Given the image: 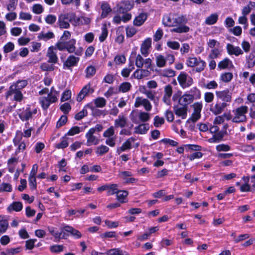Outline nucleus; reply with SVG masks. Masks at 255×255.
<instances>
[{"label": "nucleus", "instance_id": "nucleus-3", "mask_svg": "<svg viewBox=\"0 0 255 255\" xmlns=\"http://www.w3.org/2000/svg\"><path fill=\"white\" fill-rule=\"evenodd\" d=\"M76 40L72 39L69 41L66 42V50L69 53H75V55L79 56L82 55L83 49L82 47H79L76 50L75 44Z\"/></svg>", "mask_w": 255, "mask_h": 255}, {"label": "nucleus", "instance_id": "nucleus-19", "mask_svg": "<svg viewBox=\"0 0 255 255\" xmlns=\"http://www.w3.org/2000/svg\"><path fill=\"white\" fill-rule=\"evenodd\" d=\"M147 15L146 13L142 12L135 17L133 20V24L137 26H141L146 20Z\"/></svg>", "mask_w": 255, "mask_h": 255}, {"label": "nucleus", "instance_id": "nucleus-57", "mask_svg": "<svg viewBox=\"0 0 255 255\" xmlns=\"http://www.w3.org/2000/svg\"><path fill=\"white\" fill-rule=\"evenodd\" d=\"M194 112L193 113L201 115L200 113L202 108V105L199 103H195L193 105Z\"/></svg>", "mask_w": 255, "mask_h": 255}, {"label": "nucleus", "instance_id": "nucleus-38", "mask_svg": "<svg viewBox=\"0 0 255 255\" xmlns=\"http://www.w3.org/2000/svg\"><path fill=\"white\" fill-rule=\"evenodd\" d=\"M233 77L232 73L225 72L221 75V79L224 82H229L232 79Z\"/></svg>", "mask_w": 255, "mask_h": 255}, {"label": "nucleus", "instance_id": "nucleus-43", "mask_svg": "<svg viewBox=\"0 0 255 255\" xmlns=\"http://www.w3.org/2000/svg\"><path fill=\"white\" fill-rule=\"evenodd\" d=\"M138 117L141 122H146L149 121L150 119V115L148 113L141 112L139 114Z\"/></svg>", "mask_w": 255, "mask_h": 255}, {"label": "nucleus", "instance_id": "nucleus-40", "mask_svg": "<svg viewBox=\"0 0 255 255\" xmlns=\"http://www.w3.org/2000/svg\"><path fill=\"white\" fill-rule=\"evenodd\" d=\"M117 184H112L109 185V188H108L107 194L108 195H111L117 193L118 189H117Z\"/></svg>", "mask_w": 255, "mask_h": 255}, {"label": "nucleus", "instance_id": "nucleus-12", "mask_svg": "<svg viewBox=\"0 0 255 255\" xmlns=\"http://www.w3.org/2000/svg\"><path fill=\"white\" fill-rule=\"evenodd\" d=\"M173 22L172 23H164V26L171 27L177 26L187 22L186 18L183 15L172 17Z\"/></svg>", "mask_w": 255, "mask_h": 255}, {"label": "nucleus", "instance_id": "nucleus-63", "mask_svg": "<svg viewBox=\"0 0 255 255\" xmlns=\"http://www.w3.org/2000/svg\"><path fill=\"white\" fill-rule=\"evenodd\" d=\"M71 92L70 90H66L64 91L62 94L61 100L62 102H64L67 100H68L71 98Z\"/></svg>", "mask_w": 255, "mask_h": 255}, {"label": "nucleus", "instance_id": "nucleus-61", "mask_svg": "<svg viewBox=\"0 0 255 255\" xmlns=\"http://www.w3.org/2000/svg\"><path fill=\"white\" fill-rule=\"evenodd\" d=\"M167 45L170 48L177 50L179 48L180 44L179 42L177 41H169L167 42Z\"/></svg>", "mask_w": 255, "mask_h": 255}, {"label": "nucleus", "instance_id": "nucleus-24", "mask_svg": "<svg viewBox=\"0 0 255 255\" xmlns=\"http://www.w3.org/2000/svg\"><path fill=\"white\" fill-rule=\"evenodd\" d=\"M247 63L249 68H253L255 65V50H253L246 58Z\"/></svg>", "mask_w": 255, "mask_h": 255}, {"label": "nucleus", "instance_id": "nucleus-21", "mask_svg": "<svg viewBox=\"0 0 255 255\" xmlns=\"http://www.w3.org/2000/svg\"><path fill=\"white\" fill-rule=\"evenodd\" d=\"M227 104L225 102H223L221 104H216L214 107L211 109V111L215 115H217L221 114L227 107Z\"/></svg>", "mask_w": 255, "mask_h": 255}, {"label": "nucleus", "instance_id": "nucleus-25", "mask_svg": "<svg viewBox=\"0 0 255 255\" xmlns=\"http://www.w3.org/2000/svg\"><path fill=\"white\" fill-rule=\"evenodd\" d=\"M101 9L102 10V12L101 15L102 18L106 17L112 11V9L110 8L109 4L107 2H105L102 4Z\"/></svg>", "mask_w": 255, "mask_h": 255}, {"label": "nucleus", "instance_id": "nucleus-56", "mask_svg": "<svg viewBox=\"0 0 255 255\" xmlns=\"http://www.w3.org/2000/svg\"><path fill=\"white\" fill-rule=\"evenodd\" d=\"M64 247L63 245H54L50 247V251L52 253H58L63 250Z\"/></svg>", "mask_w": 255, "mask_h": 255}, {"label": "nucleus", "instance_id": "nucleus-10", "mask_svg": "<svg viewBox=\"0 0 255 255\" xmlns=\"http://www.w3.org/2000/svg\"><path fill=\"white\" fill-rule=\"evenodd\" d=\"M79 58L78 57H75L73 55H70L63 63L64 68L65 67L70 68L71 67L76 66L79 62Z\"/></svg>", "mask_w": 255, "mask_h": 255}, {"label": "nucleus", "instance_id": "nucleus-62", "mask_svg": "<svg viewBox=\"0 0 255 255\" xmlns=\"http://www.w3.org/2000/svg\"><path fill=\"white\" fill-rule=\"evenodd\" d=\"M36 239H30L26 241L25 248L26 250H32L34 247Z\"/></svg>", "mask_w": 255, "mask_h": 255}, {"label": "nucleus", "instance_id": "nucleus-9", "mask_svg": "<svg viewBox=\"0 0 255 255\" xmlns=\"http://www.w3.org/2000/svg\"><path fill=\"white\" fill-rule=\"evenodd\" d=\"M216 95L218 98L221 99L225 103L231 102V94L229 92V90L222 91H216Z\"/></svg>", "mask_w": 255, "mask_h": 255}, {"label": "nucleus", "instance_id": "nucleus-64", "mask_svg": "<svg viewBox=\"0 0 255 255\" xmlns=\"http://www.w3.org/2000/svg\"><path fill=\"white\" fill-rule=\"evenodd\" d=\"M114 133V127L111 126L104 132L103 136L106 137H110L113 136Z\"/></svg>", "mask_w": 255, "mask_h": 255}, {"label": "nucleus", "instance_id": "nucleus-11", "mask_svg": "<svg viewBox=\"0 0 255 255\" xmlns=\"http://www.w3.org/2000/svg\"><path fill=\"white\" fill-rule=\"evenodd\" d=\"M172 94V87L170 85H168L164 87V94L163 101L167 105H170V97Z\"/></svg>", "mask_w": 255, "mask_h": 255}, {"label": "nucleus", "instance_id": "nucleus-46", "mask_svg": "<svg viewBox=\"0 0 255 255\" xmlns=\"http://www.w3.org/2000/svg\"><path fill=\"white\" fill-rule=\"evenodd\" d=\"M12 94L14 95L13 99L16 100V84H13L10 87L9 91L6 93V97L8 98Z\"/></svg>", "mask_w": 255, "mask_h": 255}, {"label": "nucleus", "instance_id": "nucleus-34", "mask_svg": "<svg viewBox=\"0 0 255 255\" xmlns=\"http://www.w3.org/2000/svg\"><path fill=\"white\" fill-rule=\"evenodd\" d=\"M109 150V148L108 146L102 145L97 147L96 153L98 155H102L108 152Z\"/></svg>", "mask_w": 255, "mask_h": 255}, {"label": "nucleus", "instance_id": "nucleus-13", "mask_svg": "<svg viewBox=\"0 0 255 255\" xmlns=\"http://www.w3.org/2000/svg\"><path fill=\"white\" fill-rule=\"evenodd\" d=\"M194 99V96L191 94H184L178 100V103L182 106L187 107L191 103Z\"/></svg>", "mask_w": 255, "mask_h": 255}, {"label": "nucleus", "instance_id": "nucleus-30", "mask_svg": "<svg viewBox=\"0 0 255 255\" xmlns=\"http://www.w3.org/2000/svg\"><path fill=\"white\" fill-rule=\"evenodd\" d=\"M32 113L28 109L19 114V117L23 121H27L31 118Z\"/></svg>", "mask_w": 255, "mask_h": 255}, {"label": "nucleus", "instance_id": "nucleus-6", "mask_svg": "<svg viewBox=\"0 0 255 255\" xmlns=\"http://www.w3.org/2000/svg\"><path fill=\"white\" fill-rule=\"evenodd\" d=\"M94 91V90L91 87L90 84L86 85L82 88L78 94L77 97V100L78 102H81L86 96H88L89 94L93 93Z\"/></svg>", "mask_w": 255, "mask_h": 255}, {"label": "nucleus", "instance_id": "nucleus-8", "mask_svg": "<svg viewBox=\"0 0 255 255\" xmlns=\"http://www.w3.org/2000/svg\"><path fill=\"white\" fill-rule=\"evenodd\" d=\"M55 50V47L53 46H51L48 48L46 56L48 58V63L55 64L57 62L58 59Z\"/></svg>", "mask_w": 255, "mask_h": 255}, {"label": "nucleus", "instance_id": "nucleus-7", "mask_svg": "<svg viewBox=\"0 0 255 255\" xmlns=\"http://www.w3.org/2000/svg\"><path fill=\"white\" fill-rule=\"evenodd\" d=\"M94 130H89L86 134V137L87 138V145L90 146L91 145H97L99 144L100 140L98 137L94 135Z\"/></svg>", "mask_w": 255, "mask_h": 255}, {"label": "nucleus", "instance_id": "nucleus-42", "mask_svg": "<svg viewBox=\"0 0 255 255\" xmlns=\"http://www.w3.org/2000/svg\"><path fill=\"white\" fill-rule=\"evenodd\" d=\"M102 32L101 35L99 36V40L100 42H103L106 39L108 35V30L106 27V24H104L102 28Z\"/></svg>", "mask_w": 255, "mask_h": 255}, {"label": "nucleus", "instance_id": "nucleus-33", "mask_svg": "<svg viewBox=\"0 0 255 255\" xmlns=\"http://www.w3.org/2000/svg\"><path fill=\"white\" fill-rule=\"evenodd\" d=\"M94 103L98 108H103L106 105V100L103 97H99L94 100Z\"/></svg>", "mask_w": 255, "mask_h": 255}, {"label": "nucleus", "instance_id": "nucleus-51", "mask_svg": "<svg viewBox=\"0 0 255 255\" xmlns=\"http://www.w3.org/2000/svg\"><path fill=\"white\" fill-rule=\"evenodd\" d=\"M14 48V44L12 42H8L3 47V51L7 53L12 51Z\"/></svg>", "mask_w": 255, "mask_h": 255}, {"label": "nucleus", "instance_id": "nucleus-28", "mask_svg": "<svg viewBox=\"0 0 255 255\" xmlns=\"http://www.w3.org/2000/svg\"><path fill=\"white\" fill-rule=\"evenodd\" d=\"M190 28L185 25H180L179 26L173 28L171 31L172 32H176L179 33H186L189 31Z\"/></svg>", "mask_w": 255, "mask_h": 255}, {"label": "nucleus", "instance_id": "nucleus-37", "mask_svg": "<svg viewBox=\"0 0 255 255\" xmlns=\"http://www.w3.org/2000/svg\"><path fill=\"white\" fill-rule=\"evenodd\" d=\"M29 185L31 190H35L37 187L36 176H29L28 178Z\"/></svg>", "mask_w": 255, "mask_h": 255}, {"label": "nucleus", "instance_id": "nucleus-52", "mask_svg": "<svg viewBox=\"0 0 255 255\" xmlns=\"http://www.w3.org/2000/svg\"><path fill=\"white\" fill-rule=\"evenodd\" d=\"M136 32V29L133 27H127L126 28V34L128 37H131Z\"/></svg>", "mask_w": 255, "mask_h": 255}, {"label": "nucleus", "instance_id": "nucleus-2", "mask_svg": "<svg viewBox=\"0 0 255 255\" xmlns=\"http://www.w3.org/2000/svg\"><path fill=\"white\" fill-rule=\"evenodd\" d=\"M248 112V107L246 106H242L233 111L234 117L232 119L233 123H239L246 122L247 118L246 114Z\"/></svg>", "mask_w": 255, "mask_h": 255}, {"label": "nucleus", "instance_id": "nucleus-18", "mask_svg": "<svg viewBox=\"0 0 255 255\" xmlns=\"http://www.w3.org/2000/svg\"><path fill=\"white\" fill-rule=\"evenodd\" d=\"M127 123V119L123 115H120L118 118L115 120V127L123 128L126 127Z\"/></svg>", "mask_w": 255, "mask_h": 255}, {"label": "nucleus", "instance_id": "nucleus-35", "mask_svg": "<svg viewBox=\"0 0 255 255\" xmlns=\"http://www.w3.org/2000/svg\"><path fill=\"white\" fill-rule=\"evenodd\" d=\"M15 162H16V158L14 157H11L8 160V171L11 173L13 172L15 170Z\"/></svg>", "mask_w": 255, "mask_h": 255}, {"label": "nucleus", "instance_id": "nucleus-41", "mask_svg": "<svg viewBox=\"0 0 255 255\" xmlns=\"http://www.w3.org/2000/svg\"><path fill=\"white\" fill-rule=\"evenodd\" d=\"M164 123L163 118L156 116L154 118L153 125L156 128H158Z\"/></svg>", "mask_w": 255, "mask_h": 255}, {"label": "nucleus", "instance_id": "nucleus-32", "mask_svg": "<svg viewBox=\"0 0 255 255\" xmlns=\"http://www.w3.org/2000/svg\"><path fill=\"white\" fill-rule=\"evenodd\" d=\"M230 64H232L231 61L229 58H226L218 63V67L220 69H225L228 67Z\"/></svg>", "mask_w": 255, "mask_h": 255}, {"label": "nucleus", "instance_id": "nucleus-22", "mask_svg": "<svg viewBox=\"0 0 255 255\" xmlns=\"http://www.w3.org/2000/svg\"><path fill=\"white\" fill-rule=\"evenodd\" d=\"M63 229L66 232L70 233L71 235L76 239L80 238L82 237L81 233L79 231L74 229L72 227L66 226L64 227Z\"/></svg>", "mask_w": 255, "mask_h": 255}, {"label": "nucleus", "instance_id": "nucleus-48", "mask_svg": "<svg viewBox=\"0 0 255 255\" xmlns=\"http://www.w3.org/2000/svg\"><path fill=\"white\" fill-rule=\"evenodd\" d=\"M86 77H91L94 76L96 73V69L95 67L93 66H88L86 69Z\"/></svg>", "mask_w": 255, "mask_h": 255}, {"label": "nucleus", "instance_id": "nucleus-4", "mask_svg": "<svg viewBox=\"0 0 255 255\" xmlns=\"http://www.w3.org/2000/svg\"><path fill=\"white\" fill-rule=\"evenodd\" d=\"M177 80L183 88L188 87L193 83L192 78L183 72L178 76Z\"/></svg>", "mask_w": 255, "mask_h": 255}, {"label": "nucleus", "instance_id": "nucleus-31", "mask_svg": "<svg viewBox=\"0 0 255 255\" xmlns=\"http://www.w3.org/2000/svg\"><path fill=\"white\" fill-rule=\"evenodd\" d=\"M117 199L121 202L124 203L125 202V199L128 195V192L127 191H120L118 190L117 194Z\"/></svg>", "mask_w": 255, "mask_h": 255}, {"label": "nucleus", "instance_id": "nucleus-15", "mask_svg": "<svg viewBox=\"0 0 255 255\" xmlns=\"http://www.w3.org/2000/svg\"><path fill=\"white\" fill-rule=\"evenodd\" d=\"M133 2L130 0H125L121 4L120 7V12L125 13L130 10L133 6Z\"/></svg>", "mask_w": 255, "mask_h": 255}, {"label": "nucleus", "instance_id": "nucleus-55", "mask_svg": "<svg viewBox=\"0 0 255 255\" xmlns=\"http://www.w3.org/2000/svg\"><path fill=\"white\" fill-rule=\"evenodd\" d=\"M33 12L36 14H40L43 11L42 6L40 4H35L32 7Z\"/></svg>", "mask_w": 255, "mask_h": 255}, {"label": "nucleus", "instance_id": "nucleus-45", "mask_svg": "<svg viewBox=\"0 0 255 255\" xmlns=\"http://www.w3.org/2000/svg\"><path fill=\"white\" fill-rule=\"evenodd\" d=\"M156 64L159 67H162L165 66V59L162 55H158L156 57Z\"/></svg>", "mask_w": 255, "mask_h": 255}, {"label": "nucleus", "instance_id": "nucleus-54", "mask_svg": "<svg viewBox=\"0 0 255 255\" xmlns=\"http://www.w3.org/2000/svg\"><path fill=\"white\" fill-rule=\"evenodd\" d=\"M54 47H55V50L57 49L60 51H64L66 50V42L60 40L55 44Z\"/></svg>", "mask_w": 255, "mask_h": 255}, {"label": "nucleus", "instance_id": "nucleus-53", "mask_svg": "<svg viewBox=\"0 0 255 255\" xmlns=\"http://www.w3.org/2000/svg\"><path fill=\"white\" fill-rule=\"evenodd\" d=\"M144 61L142 57L140 54H138L136 57L135 65L138 68H141L143 65Z\"/></svg>", "mask_w": 255, "mask_h": 255}, {"label": "nucleus", "instance_id": "nucleus-49", "mask_svg": "<svg viewBox=\"0 0 255 255\" xmlns=\"http://www.w3.org/2000/svg\"><path fill=\"white\" fill-rule=\"evenodd\" d=\"M147 97L153 101L154 103H157L159 101V98L158 97H156L154 94L150 91H147L145 92Z\"/></svg>", "mask_w": 255, "mask_h": 255}, {"label": "nucleus", "instance_id": "nucleus-29", "mask_svg": "<svg viewBox=\"0 0 255 255\" xmlns=\"http://www.w3.org/2000/svg\"><path fill=\"white\" fill-rule=\"evenodd\" d=\"M55 36L54 33L51 31H48L45 33L43 32L40 33L38 36L39 39H43L44 41H47L49 39L54 38Z\"/></svg>", "mask_w": 255, "mask_h": 255}, {"label": "nucleus", "instance_id": "nucleus-59", "mask_svg": "<svg viewBox=\"0 0 255 255\" xmlns=\"http://www.w3.org/2000/svg\"><path fill=\"white\" fill-rule=\"evenodd\" d=\"M40 67L43 71H52L54 70V67L52 64L49 65L46 63L42 64Z\"/></svg>", "mask_w": 255, "mask_h": 255}, {"label": "nucleus", "instance_id": "nucleus-50", "mask_svg": "<svg viewBox=\"0 0 255 255\" xmlns=\"http://www.w3.org/2000/svg\"><path fill=\"white\" fill-rule=\"evenodd\" d=\"M67 121V117L66 115H63L61 117L56 124V128H59L64 125Z\"/></svg>", "mask_w": 255, "mask_h": 255}, {"label": "nucleus", "instance_id": "nucleus-23", "mask_svg": "<svg viewBox=\"0 0 255 255\" xmlns=\"http://www.w3.org/2000/svg\"><path fill=\"white\" fill-rule=\"evenodd\" d=\"M148 124H142L134 128L135 133L138 134H145L149 130Z\"/></svg>", "mask_w": 255, "mask_h": 255}, {"label": "nucleus", "instance_id": "nucleus-39", "mask_svg": "<svg viewBox=\"0 0 255 255\" xmlns=\"http://www.w3.org/2000/svg\"><path fill=\"white\" fill-rule=\"evenodd\" d=\"M8 226V223L6 220H0V234L5 232Z\"/></svg>", "mask_w": 255, "mask_h": 255}, {"label": "nucleus", "instance_id": "nucleus-14", "mask_svg": "<svg viewBox=\"0 0 255 255\" xmlns=\"http://www.w3.org/2000/svg\"><path fill=\"white\" fill-rule=\"evenodd\" d=\"M227 50L230 55L239 56L244 53L243 51L239 46H234L232 44L228 43L227 45Z\"/></svg>", "mask_w": 255, "mask_h": 255}, {"label": "nucleus", "instance_id": "nucleus-20", "mask_svg": "<svg viewBox=\"0 0 255 255\" xmlns=\"http://www.w3.org/2000/svg\"><path fill=\"white\" fill-rule=\"evenodd\" d=\"M226 134L227 131L226 130L225 131H220L214 134L212 137L208 139V141L210 143L219 142L223 139L224 135Z\"/></svg>", "mask_w": 255, "mask_h": 255}, {"label": "nucleus", "instance_id": "nucleus-16", "mask_svg": "<svg viewBox=\"0 0 255 255\" xmlns=\"http://www.w3.org/2000/svg\"><path fill=\"white\" fill-rule=\"evenodd\" d=\"M151 39L147 38L141 44L140 47V51L142 55L146 56L148 54V49L151 47Z\"/></svg>", "mask_w": 255, "mask_h": 255}, {"label": "nucleus", "instance_id": "nucleus-44", "mask_svg": "<svg viewBox=\"0 0 255 255\" xmlns=\"http://www.w3.org/2000/svg\"><path fill=\"white\" fill-rule=\"evenodd\" d=\"M199 60L196 57H189L187 61V65L189 67H193L198 64Z\"/></svg>", "mask_w": 255, "mask_h": 255}, {"label": "nucleus", "instance_id": "nucleus-5", "mask_svg": "<svg viewBox=\"0 0 255 255\" xmlns=\"http://www.w3.org/2000/svg\"><path fill=\"white\" fill-rule=\"evenodd\" d=\"M141 105L144 107L145 110L147 111H150L151 110L152 106L147 99L139 97L136 98L134 107L137 108Z\"/></svg>", "mask_w": 255, "mask_h": 255}, {"label": "nucleus", "instance_id": "nucleus-58", "mask_svg": "<svg viewBox=\"0 0 255 255\" xmlns=\"http://www.w3.org/2000/svg\"><path fill=\"white\" fill-rule=\"evenodd\" d=\"M71 107L70 105L68 103H65L62 105L60 109L65 114H67L69 113L70 110H71Z\"/></svg>", "mask_w": 255, "mask_h": 255}, {"label": "nucleus", "instance_id": "nucleus-36", "mask_svg": "<svg viewBox=\"0 0 255 255\" xmlns=\"http://www.w3.org/2000/svg\"><path fill=\"white\" fill-rule=\"evenodd\" d=\"M131 84L128 82H124L119 87V91L125 93L129 91L131 88Z\"/></svg>", "mask_w": 255, "mask_h": 255}, {"label": "nucleus", "instance_id": "nucleus-26", "mask_svg": "<svg viewBox=\"0 0 255 255\" xmlns=\"http://www.w3.org/2000/svg\"><path fill=\"white\" fill-rule=\"evenodd\" d=\"M130 139H131L132 140H134L133 138H129L123 144L122 146L118 147L117 149V153L119 154L121 153V152L124 151L127 149H129L131 148V142L130 141Z\"/></svg>", "mask_w": 255, "mask_h": 255}, {"label": "nucleus", "instance_id": "nucleus-1", "mask_svg": "<svg viewBox=\"0 0 255 255\" xmlns=\"http://www.w3.org/2000/svg\"><path fill=\"white\" fill-rule=\"evenodd\" d=\"M75 19L76 15L74 13L61 14L58 17V24L61 28H68L70 27L69 22L75 21L77 23L80 20L79 18L76 21Z\"/></svg>", "mask_w": 255, "mask_h": 255}, {"label": "nucleus", "instance_id": "nucleus-47", "mask_svg": "<svg viewBox=\"0 0 255 255\" xmlns=\"http://www.w3.org/2000/svg\"><path fill=\"white\" fill-rule=\"evenodd\" d=\"M88 115V112L87 110L85 109H83L82 111L78 113L75 116V119L79 121L81 119H82L84 117L87 116Z\"/></svg>", "mask_w": 255, "mask_h": 255}, {"label": "nucleus", "instance_id": "nucleus-27", "mask_svg": "<svg viewBox=\"0 0 255 255\" xmlns=\"http://www.w3.org/2000/svg\"><path fill=\"white\" fill-rule=\"evenodd\" d=\"M218 19V15L217 13H213L207 17L205 23L208 25H213L216 23Z\"/></svg>", "mask_w": 255, "mask_h": 255}, {"label": "nucleus", "instance_id": "nucleus-17", "mask_svg": "<svg viewBox=\"0 0 255 255\" xmlns=\"http://www.w3.org/2000/svg\"><path fill=\"white\" fill-rule=\"evenodd\" d=\"M175 114L178 117H182V119H185L187 114V107L182 106L178 107V105H175L173 107Z\"/></svg>", "mask_w": 255, "mask_h": 255}, {"label": "nucleus", "instance_id": "nucleus-60", "mask_svg": "<svg viewBox=\"0 0 255 255\" xmlns=\"http://www.w3.org/2000/svg\"><path fill=\"white\" fill-rule=\"evenodd\" d=\"M47 23L53 24L56 20V17L54 15L48 14L45 18Z\"/></svg>", "mask_w": 255, "mask_h": 255}]
</instances>
